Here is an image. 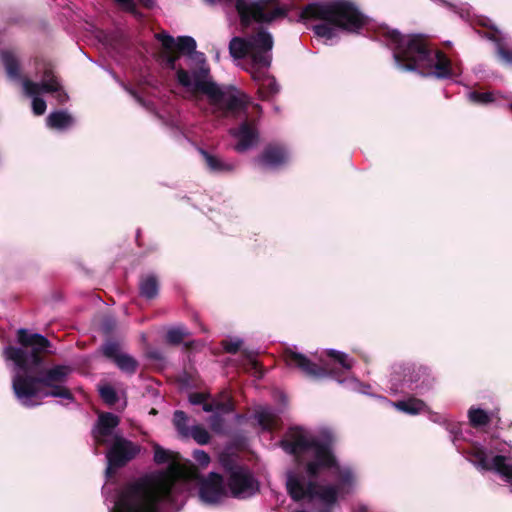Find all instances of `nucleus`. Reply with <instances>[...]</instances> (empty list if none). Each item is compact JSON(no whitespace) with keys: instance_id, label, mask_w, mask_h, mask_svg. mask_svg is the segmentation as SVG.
Wrapping results in <instances>:
<instances>
[{"instance_id":"nucleus-33","label":"nucleus","mask_w":512,"mask_h":512,"mask_svg":"<svg viewBox=\"0 0 512 512\" xmlns=\"http://www.w3.org/2000/svg\"><path fill=\"white\" fill-rule=\"evenodd\" d=\"M242 344V339L238 337L227 339L222 342L224 350L228 353H236L241 348Z\"/></svg>"},{"instance_id":"nucleus-8","label":"nucleus","mask_w":512,"mask_h":512,"mask_svg":"<svg viewBox=\"0 0 512 512\" xmlns=\"http://www.w3.org/2000/svg\"><path fill=\"white\" fill-rule=\"evenodd\" d=\"M120 419L113 413H101L93 429V438L96 444L109 445L106 453V477L110 478L115 469L124 466L139 452V446L120 436L116 428Z\"/></svg>"},{"instance_id":"nucleus-10","label":"nucleus","mask_w":512,"mask_h":512,"mask_svg":"<svg viewBox=\"0 0 512 512\" xmlns=\"http://www.w3.org/2000/svg\"><path fill=\"white\" fill-rule=\"evenodd\" d=\"M390 382L395 393L413 391L422 395L432 388L434 379L426 368L397 364L392 368Z\"/></svg>"},{"instance_id":"nucleus-14","label":"nucleus","mask_w":512,"mask_h":512,"mask_svg":"<svg viewBox=\"0 0 512 512\" xmlns=\"http://www.w3.org/2000/svg\"><path fill=\"white\" fill-rule=\"evenodd\" d=\"M230 133L237 140L234 148L240 153L252 148L258 141V132L255 124L247 119L238 128L231 129Z\"/></svg>"},{"instance_id":"nucleus-6","label":"nucleus","mask_w":512,"mask_h":512,"mask_svg":"<svg viewBox=\"0 0 512 512\" xmlns=\"http://www.w3.org/2000/svg\"><path fill=\"white\" fill-rule=\"evenodd\" d=\"M273 37L265 29L247 37H233L229 43V53L234 59L244 60L247 70L257 85L261 100H270L280 91L275 78L268 69L272 61Z\"/></svg>"},{"instance_id":"nucleus-29","label":"nucleus","mask_w":512,"mask_h":512,"mask_svg":"<svg viewBox=\"0 0 512 512\" xmlns=\"http://www.w3.org/2000/svg\"><path fill=\"white\" fill-rule=\"evenodd\" d=\"M188 437H192L200 445H205L210 440L208 431L201 425H193L188 432Z\"/></svg>"},{"instance_id":"nucleus-38","label":"nucleus","mask_w":512,"mask_h":512,"mask_svg":"<svg viewBox=\"0 0 512 512\" xmlns=\"http://www.w3.org/2000/svg\"><path fill=\"white\" fill-rule=\"evenodd\" d=\"M142 5H144L147 8H152L155 4V0H139Z\"/></svg>"},{"instance_id":"nucleus-2","label":"nucleus","mask_w":512,"mask_h":512,"mask_svg":"<svg viewBox=\"0 0 512 512\" xmlns=\"http://www.w3.org/2000/svg\"><path fill=\"white\" fill-rule=\"evenodd\" d=\"M189 482L199 486V499L206 505H218L228 496L223 477L210 472L202 477L196 466L172 465L167 471L151 472L127 482L110 498L109 512H158L159 508L182 505Z\"/></svg>"},{"instance_id":"nucleus-27","label":"nucleus","mask_w":512,"mask_h":512,"mask_svg":"<svg viewBox=\"0 0 512 512\" xmlns=\"http://www.w3.org/2000/svg\"><path fill=\"white\" fill-rule=\"evenodd\" d=\"M327 355L338 363L344 370H350L353 366V360L345 353L329 349Z\"/></svg>"},{"instance_id":"nucleus-37","label":"nucleus","mask_w":512,"mask_h":512,"mask_svg":"<svg viewBox=\"0 0 512 512\" xmlns=\"http://www.w3.org/2000/svg\"><path fill=\"white\" fill-rule=\"evenodd\" d=\"M126 90L137 100V102L143 106H145V102L141 99L140 96H138L134 91L126 88Z\"/></svg>"},{"instance_id":"nucleus-20","label":"nucleus","mask_w":512,"mask_h":512,"mask_svg":"<svg viewBox=\"0 0 512 512\" xmlns=\"http://www.w3.org/2000/svg\"><path fill=\"white\" fill-rule=\"evenodd\" d=\"M200 154L203 156L205 163L210 171L215 173H225L233 171L235 168V164L231 162H226L221 158L213 156L206 152L203 149H199Z\"/></svg>"},{"instance_id":"nucleus-22","label":"nucleus","mask_w":512,"mask_h":512,"mask_svg":"<svg viewBox=\"0 0 512 512\" xmlns=\"http://www.w3.org/2000/svg\"><path fill=\"white\" fill-rule=\"evenodd\" d=\"M140 295L146 299H153L158 295L159 283L155 275L143 276L139 283Z\"/></svg>"},{"instance_id":"nucleus-32","label":"nucleus","mask_w":512,"mask_h":512,"mask_svg":"<svg viewBox=\"0 0 512 512\" xmlns=\"http://www.w3.org/2000/svg\"><path fill=\"white\" fill-rule=\"evenodd\" d=\"M468 99L471 102L477 103V104H488L494 101V96L490 92H476L472 91L468 93Z\"/></svg>"},{"instance_id":"nucleus-25","label":"nucleus","mask_w":512,"mask_h":512,"mask_svg":"<svg viewBox=\"0 0 512 512\" xmlns=\"http://www.w3.org/2000/svg\"><path fill=\"white\" fill-rule=\"evenodd\" d=\"M114 362L123 372L132 374L136 371L137 361L126 353H121Z\"/></svg>"},{"instance_id":"nucleus-16","label":"nucleus","mask_w":512,"mask_h":512,"mask_svg":"<svg viewBox=\"0 0 512 512\" xmlns=\"http://www.w3.org/2000/svg\"><path fill=\"white\" fill-rule=\"evenodd\" d=\"M0 58L8 77L12 80H21L19 61L16 54L11 50H1Z\"/></svg>"},{"instance_id":"nucleus-3","label":"nucleus","mask_w":512,"mask_h":512,"mask_svg":"<svg viewBox=\"0 0 512 512\" xmlns=\"http://www.w3.org/2000/svg\"><path fill=\"white\" fill-rule=\"evenodd\" d=\"M155 38L162 48V61L175 71L177 83L197 107L202 109L203 97H206L207 111L218 118L246 116L248 97L233 86H222L213 80L206 56L196 50L193 37L175 39L166 32H160L155 34Z\"/></svg>"},{"instance_id":"nucleus-23","label":"nucleus","mask_w":512,"mask_h":512,"mask_svg":"<svg viewBox=\"0 0 512 512\" xmlns=\"http://www.w3.org/2000/svg\"><path fill=\"white\" fill-rule=\"evenodd\" d=\"M154 461L157 463V464H164V463H167V462H170L171 463L169 464L168 468L165 469L164 471H167L172 465H176L178 467H188L189 466V463L188 464H185V465H179L175 462V459H174V456H173V453L168 451V450H165L163 449L161 446L159 445H155L154 446ZM162 470H160L159 472H161Z\"/></svg>"},{"instance_id":"nucleus-9","label":"nucleus","mask_w":512,"mask_h":512,"mask_svg":"<svg viewBox=\"0 0 512 512\" xmlns=\"http://www.w3.org/2000/svg\"><path fill=\"white\" fill-rule=\"evenodd\" d=\"M21 83L24 94L32 98V110L35 115H42L46 111V102L39 97L41 93H51L59 104H64L68 100L67 93L51 67H45L40 83L29 79H23Z\"/></svg>"},{"instance_id":"nucleus-15","label":"nucleus","mask_w":512,"mask_h":512,"mask_svg":"<svg viewBox=\"0 0 512 512\" xmlns=\"http://www.w3.org/2000/svg\"><path fill=\"white\" fill-rule=\"evenodd\" d=\"M289 160V153L282 146H268L262 156L260 163L267 168L276 169Z\"/></svg>"},{"instance_id":"nucleus-40","label":"nucleus","mask_w":512,"mask_h":512,"mask_svg":"<svg viewBox=\"0 0 512 512\" xmlns=\"http://www.w3.org/2000/svg\"><path fill=\"white\" fill-rule=\"evenodd\" d=\"M207 3L209 4H214L216 3L218 0H205Z\"/></svg>"},{"instance_id":"nucleus-1","label":"nucleus","mask_w":512,"mask_h":512,"mask_svg":"<svg viewBox=\"0 0 512 512\" xmlns=\"http://www.w3.org/2000/svg\"><path fill=\"white\" fill-rule=\"evenodd\" d=\"M332 444L328 430L313 433L301 427L291 428L280 442L298 462L296 470L287 472L289 495L296 501L318 500L325 506L320 512H331L337 498L349 494L356 484L352 468L338 464Z\"/></svg>"},{"instance_id":"nucleus-34","label":"nucleus","mask_w":512,"mask_h":512,"mask_svg":"<svg viewBox=\"0 0 512 512\" xmlns=\"http://www.w3.org/2000/svg\"><path fill=\"white\" fill-rule=\"evenodd\" d=\"M102 350H103V353L105 356L112 358L113 360H115L117 358V356H119L121 354V352L119 351L118 343L113 342V341H109V342L105 343L103 345Z\"/></svg>"},{"instance_id":"nucleus-13","label":"nucleus","mask_w":512,"mask_h":512,"mask_svg":"<svg viewBox=\"0 0 512 512\" xmlns=\"http://www.w3.org/2000/svg\"><path fill=\"white\" fill-rule=\"evenodd\" d=\"M207 396L204 393H192L189 396V401L193 405H202L205 412H213L218 410L224 413L233 411V403L230 394L227 391H222L218 399H214L211 403L206 402Z\"/></svg>"},{"instance_id":"nucleus-28","label":"nucleus","mask_w":512,"mask_h":512,"mask_svg":"<svg viewBox=\"0 0 512 512\" xmlns=\"http://www.w3.org/2000/svg\"><path fill=\"white\" fill-rule=\"evenodd\" d=\"M99 394L102 400L107 405H114L118 401V394L116 390L109 384H103L98 386Z\"/></svg>"},{"instance_id":"nucleus-30","label":"nucleus","mask_w":512,"mask_h":512,"mask_svg":"<svg viewBox=\"0 0 512 512\" xmlns=\"http://www.w3.org/2000/svg\"><path fill=\"white\" fill-rule=\"evenodd\" d=\"M188 334V330L184 326L173 327L167 331L166 340L170 344H179Z\"/></svg>"},{"instance_id":"nucleus-41","label":"nucleus","mask_w":512,"mask_h":512,"mask_svg":"<svg viewBox=\"0 0 512 512\" xmlns=\"http://www.w3.org/2000/svg\"><path fill=\"white\" fill-rule=\"evenodd\" d=\"M103 493L106 494L107 493V486H103Z\"/></svg>"},{"instance_id":"nucleus-36","label":"nucleus","mask_w":512,"mask_h":512,"mask_svg":"<svg viewBox=\"0 0 512 512\" xmlns=\"http://www.w3.org/2000/svg\"><path fill=\"white\" fill-rule=\"evenodd\" d=\"M121 9L131 12L136 16H139V14L136 11V5L134 0H114Z\"/></svg>"},{"instance_id":"nucleus-17","label":"nucleus","mask_w":512,"mask_h":512,"mask_svg":"<svg viewBox=\"0 0 512 512\" xmlns=\"http://www.w3.org/2000/svg\"><path fill=\"white\" fill-rule=\"evenodd\" d=\"M389 403L397 410L410 415H416L427 410V405L422 400L415 397Z\"/></svg>"},{"instance_id":"nucleus-12","label":"nucleus","mask_w":512,"mask_h":512,"mask_svg":"<svg viewBox=\"0 0 512 512\" xmlns=\"http://www.w3.org/2000/svg\"><path fill=\"white\" fill-rule=\"evenodd\" d=\"M227 487L229 495L233 498L247 499L259 491V482L251 471L235 466L229 470Z\"/></svg>"},{"instance_id":"nucleus-26","label":"nucleus","mask_w":512,"mask_h":512,"mask_svg":"<svg viewBox=\"0 0 512 512\" xmlns=\"http://www.w3.org/2000/svg\"><path fill=\"white\" fill-rule=\"evenodd\" d=\"M174 425L182 437L188 438V432L191 427L187 425L188 417L185 412L177 410L173 416Z\"/></svg>"},{"instance_id":"nucleus-5","label":"nucleus","mask_w":512,"mask_h":512,"mask_svg":"<svg viewBox=\"0 0 512 512\" xmlns=\"http://www.w3.org/2000/svg\"><path fill=\"white\" fill-rule=\"evenodd\" d=\"M376 37L386 42L393 50L397 67L403 71L419 70L421 74L438 79L452 75L450 60L441 52L428 47L422 35H402L386 25L377 28Z\"/></svg>"},{"instance_id":"nucleus-7","label":"nucleus","mask_w":512,"mask_h":512,"mask_svg":"<svg viewBox=\"0 0 512 512\" xmlns=\"http://www.w3.org/2000/svg\"><path fill=\"white\" fill-rule=\"evenodd\" d=\"M300 18L303 21L320 20V23L313 26V30L326 41L336 38L340 30L359 32L369 25L367 18L349 0L309 4L302 9Z\"/></svg>"},{"instance_id":"nucleus-24","label":"nucleus","mask_w":512,"mask_h":512,"mask_svg":"<svg viewBox=\"0 0 512 512\" xmlns=\"http://www.w3.org/2000/svg\"><path fill=\"white\" fill-rule=\"evenodd\" d=\"M469 421L474 427L487 425L491 420V415L480 408H470L468 411Z\"/></svg>"},{"instance_id":"nucleus-19","label":"nucleus","mask_w":512,"mask_h":512,"mask_svg":"<svg viewBox=\"0 0 512 512\" xmlns=\"http://www.w3.org/2000/svg\"><path fill=\"white\" fill-rule=\"evenodd\" d=\"M46 122L50 128L66 130L74 124V119L67 111L60 110L50 113Z\"/></svg>"},{"instance_id":"nucleus-35","label":"nucleus","mask_w":512,"mask_h":512,"mask_svg":"<svg viewBox=\"0 0 512 512\" xmlns=\"http://www.w3.org/2000/svg\"><path fill=\"white\" fill-rule=\"evenodd\" d=\"M193 458L202 468H206L210 463V456L204 450L196 449L193 452Z\"/></svg>"},{"instance_id":"nucleus-21","label":"nucleus","mask_w":512,"mask_h":512,"mask_svg":"<svg viewBox=\"0 0 512 512\" xmlns=\"http://www.w3.org/2000/svg\"><path fill=\"white\" fill-rule=\"evenodd\" d=\"M255 418L264 430L273 429L277 425V415L275 410L269 406L259 407L255 412Z\"/></svg>"},{"instance_id":"nucleus-31","label":"nucleus","mask_w":512,"mask_h":512,"mask_svg":"<svg viewBox=\"0 0 512 512\" xmlns=\"http://www.w3.org/2000/svg\"><path fill=\"white\" fill-rule=\"evenodd\" d=\"M214 414L210 416L209 418V424L211 429L216 433H223L225 429L224 425V419L222 417V414H225L224 412L214 410Z\"/></svg>"},{"instance_id":"nucleus-11","label":"nucleus","mask_w":512,"mask_h":512,"mask_svg":"<svg viewBox=\"0 0 512 512\" xmlns=\"http://www.w3.org/2000/svg\"><path fill=\"white\" fill-rule=\"evenodd\" d=\"M285 360L288 366L299 368L308 377L319 379L326 376H331L335 378L339 383H346L354 390H358V387L360 386L359 382L355 378L341 380L338 378L337 372L330 368L326 363L318 366L312 363L305 355L301 353L287 350L285 354Z\"/></svg>"},{"instance_id":"nucleus-4","label":"nucleus","mask_w":512,"mask_h":512,"mask_svg":"<svg viewBox=\"0 0 512 512\" xmlns=\"http://www.w3.org/2000/svg\"><path fill=\"white\" fill-rule=\"evenodd\" d=\"M21 347L7 346L3 350L6 361L13 362L12 388L16 399L27 408L42 404L47 397L73 400L71 392L63 385L71 369L56 365L44 369L42 352H51L50 341L39 333L27 329L17 331Z\"/></svg>"},{"instance_id":"nucleus-39","label":"nucleus","mask_w":512,"mask_h":512,"mask_svg":"<svg viewBox=\"0 0 512 512\" xmlns=\"http://www.w3.org/2000/svg\"><path fill=\"white\" fill-rule=\"evenodd\" d=\"M366 510H367V507H366V506H364V505H360V506L358 507V510H357L356 512H366Z\"/></svg>"},{"instance_id":"nucleus-18","label":"nucleus","mask_w":512,"mask_h":512,"mask_svg":"<svg viewBox=\"0 0 512 512\" xmlns=\"http://www.w3.org/2000/svg\"><path fill=\"white\" fill-rule=\"evenodd\" d=\"M490 39L495 42L496 52L500 60L504 64L512 66V50L501 32L495 29Z\"/></svg>"}]
</instances>
